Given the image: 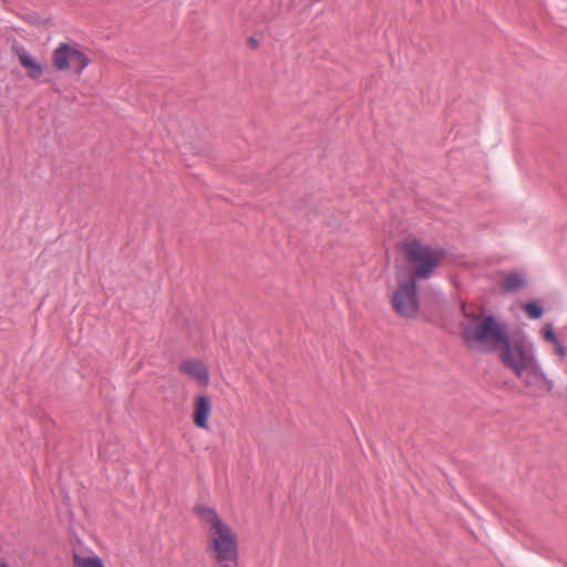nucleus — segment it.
I'll use <instances>...</instances> for the list:
<instances>
[{"instance_id": "nucleus-1", "label": "nucleus", "mask_w": 567, "mask_h": 567, "mask_svg": "<svg viewBox=\"0 0 567 567\" xmlns=\"http://www.w3.org/2000/svg\"><path fill=\"white\" fill-rule=\"evenodd\" d=\"M194 513L205 527L208 556L218 567H238L236 532L212 507L197 505Z\"/></svg>"}, {"instance_id": "nucleus-2", "label": "nucleus", "mask_w": 567, "mask_h": 567, "mask_svg": "<svg viewBox=\"0 0 567 567\" xmlns=\"http://www.w3.org/2000/svg\"><path fill=\"white\" fill-rule=\"evenodd\" d=\"M401 251L410 265V269L404 268L415 280H425L430 278L436 268L446 259L444 249L423 244L416 239L405 240L401 245Z\"/></svg>"}, {"instance_id": "nucleus-3", "label": "nucleus", "mask_w": 567, "mask_h": 567, "mask_svg": "<svg viewBox=\"0 0 567 567\" xmlns=\"http://www.w3.org/2000/svg\"><path fill=\"white\" fill-rule=\"evenodd\" d=\"M390 302L393 311L405 319H415L420 311L416 280L404 268H398L393 286L390 288Z\"/></svg>"}, {"instance_id": "nucleus-4", "label": "nucleus", "mask_w": 567, "mask_h": 567, "mask_svg": "<svg viewBox=\"0 0 567 567\" xmlns=\"http://www.w3.org/2000/svg\"><path fill=\"white\" fill-rule=\"evenodd\" d=\"M501 348V361L505 368L511 370L517 378L520 373L538 361L535 354L534 346L525 339H515L505 341L498 346Z\"/></svg>"}, {"instance_id": "nucleus-5", "label": "nucleus", "mask_w": 567, "mask_h": 567, "mask_svg": "<svg viewBox=\"0 0 567 567\" xmlns=\"http://www.w3.org/2000/svg\"><path fill=\"white\" fill-rule=\"evenodd\" d=\"M463 334L467 341L497 348L505 341V332L492 317H466Z\"/></svg>"}, {"instance_id": "nucleus-6", "label": "nucleus", "mask_w": 567, "mask_h": 567, "mask_svg": "<svg viewBox=\"0 0 567 567\" xmlns=\"http://www.w3.org/2000/svg\"><path fill=\"white\" fill-rule=\"evenodd\" d=\"M52 65L61 72L80 75L90 64L89 56L76 43H60L52 52Z\"/></svg>"}, {"instance_id": "nucleus-7", "label": "nucleus", "mask_w": 567, "mask_h": 567, "mask_svg": "<svg viewBox=\"0 0 567 567\" xmlns=\"http://www.w3.org/2000/svg\"><path fill=\"white\" fill-rule=\"evenodd\" d=\"M517 379L524 385L526 392L533 396L547 395L555 386V382L545 372L539 361L520 373Z\"/></svg>"}, {"instance_id": "nucleus-8", "label": "nucleus", "mask_w": 567, "mask_h": 567, "mask_svg": "<svg viewBox=\"0 0 567 567\" xmlns=\"http://www.w3.org/2000/svg\"><path fill=\"white\" fill-rule=\"evenodd\" d=\"M178 370L184 375L195 381L200 386H207L209 383V372L206 364L198 359L183 360Z\"/></svg>"}, {"instance_id": "nucleus-9", "label": "nucleus", "mask_w": 567, "mask_h": 567, "mask_svg": "<svg viewBox=\"0 0 567 567\" xmlns=\"http://www.w3.org/2000/svg\"><path fill=\"white\" fill-rule=\"evenodd\" d=\"M212 414V402L207 395H198L194 399V424L203 430L208 429V421Z\"/></svg>"}, {"instance_id": "nucleus-10", "label": "nucleus", "mask_w": 567, "mask_h": 567, "mask_svg": "<svg viewBox=\"0 0 567 567\" xmlns=\"http://www.w3.org/2000/svg\"><path fill=\"white\" fill-rule=\"evenodd\" d=\"M539 333L545 342L553 346L554 354L556 355L557 360L564 361V359L567 357V348L556 336L554 326L551 323L544 324Z\"/></svg>"}, {"instance_id": "nucleus-11", "label": "nucleus", "mask_w": 567, "mask_h": 567, "mask_svg": "<svg viewBox=\"0 0 567 567\" xmlns=\"http://www.w3.org/2000/svg\"><path fill=\"white\" fill-rule=\"evenodd\" d=\"M20 64L25 69L27 75L32 80H38L44 72L43 65L25 51L18 53Z\"/></svg>"}, {"instance_id": "nucleus-12", "label": "nucleus", "mask_w": 567, "mask_h": 567, "mask_svg": "<svg viewBox=\"0 0 567 567\" xmlns=\"http://www.w3.org/2000/svg\"><path fill=\"white\" fill-rule=\"evenodd\" d=\"M73 567H105L103 560L97 555H82L78 551L72 554Z\"/></svg>"}, {"instance_id": "nucleus-13", "label": "nucleus", "mask_w": 567, "mask_h": 567, "mask_svg": "<svg viewBox=\"0 0 567 567\" xmlns=\"http://www.w3.org/2000/svg\"><path fill=\"white\" fill-rule=\"evenodd\" d=\"M525 285V278L522 274L512 272L508 274L502 282V287L507 292H513L518 290Z\"/></svg>"}, {"instance_id": "nucleus-14", "label": "nucleus", "mask_w": 567, "mask_h": 567, "mask_svg": "<svg viewBox=\"0 0 567 567\" xmlns=\"http://www.w3.org/2000/svg\"><path fill=\"white\" fill-rule=\"evenodd\" d=\"M524 310L530 319H538L543 315V308L536 302L524 305Z\"/></svg>"}, {"instance_id": "nucleus-15", "label": "nucleus", "mask_w": 567, "mask_h": 567, "mask_svg": "<svg viewBox=\"0 0 567 567\" xmlns=\"http://www.w3.org/2000/svg\"><path fill=\"white\" fill-rule=\"evenodd\" d=\"M0 567H12V566L4 559H0Z\"/></svg>"}]
</instances>
